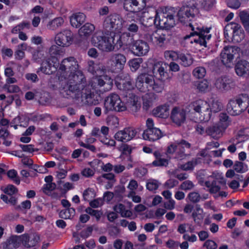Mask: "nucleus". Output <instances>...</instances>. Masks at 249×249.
Segmentation results:
<instances>
[{
    "instance_id": "a211bd4d",
    "label": "nucleus",
    "mask_w": 249,
    "mask_h": 249,
    "mask_svg": "<svg viewBox=\"0 0 249 249\" xmlns=\"http://www.w3.org/2000/svg\"><path fill=\"white\" fill-rule=\"evenodd\" d=\"M73 39V34L69 30H64L58 33L55 37L56 44L62 47L69 46Z\"/></svg>"
},
{
    "instance_id": "603ef678",
    "label": "nucleus",
    "mask_w": 249,
    "mask_h": 249,
    "mask_svg": "<svg viewBox=\"0 0 249 249\" xmlns=\"http://www.w3.org/2000/svg\"><path fill=\"white\" fill-rule=\"evenodd\" d=\"M95 196L94 190L89 188L85 190L83 194L84 200L85 201H89L90 199L94 198Z\"/></svg>"
},
{
    "instance_id": "4c0bfd02",
    "label": "nucleus",
    "mask_w": 249,
    "mask_h": 249,
    "mask_svg": "<svg viewBox=\"0 0 249 249\" xmlns=\"http://www.w3.org/2000/svg\"><path fill=\"white\" fill-rule=\"evenodd\" d=\"M239 16L244 27L249 33V9L240 11Z\"/></svg>"
},
{
    "instance_id": "0eeeda50",
    "label": "nucleus",
    "mask_w": 249,
    "mask_h": 249,
    "mask_svg": "<svg viewBox=\"0 0 249 249\" xmlns=\"http://www.w3.org/2000/svg\"><path fill=\"white\" fill-rule=\"evenodd\" d=\"M104 113L107 114L109 111L115 110L120 112L124 111L126 107L122 102L120 97L116 94H112L108 96L105 100Z\"/></svg>"
},
{
    "instance_id": "7ed1b4c3",
    "label": "nucleus",
    "mask_w": 249,
    "mask_h": 249,
    "mask_svg": "<svg viewBox=\"0 0 249 249\" xmlns=\"http://www.w3.org/2000/svg\"><path fill=\"white\" fill-rule=\"evenodd\" d=\"M189 26L192 28V32L189 35H186L184 37V40H187L192 37H195L193 38L194 43L196 46L207 47V44H209L210 40L211 38V35L209 34L210 28H204V27L194 26L191 23Z\"/></svg>"
},
{
    "instance_id": "ddd939ff",
    "label": "nucleus",
    "mask_w": 249,
    "mask_h": 249,
    "mask_svg": "<svg viewBox=\"0 0 249 249\" xmlns=\"http://www.w3.org/2000/svg\"><path fill=\"white\" fill-rule=\"evenodd\" d=\"M239 48L234 46H225L221 52L220 59L222 63L227 67L233 64L235 56L238 54Z\"/></svg>"
},
{
    "instance_id": "39448f33",
    "label": "nucleus",
    "mask_w": 249,
    "mask_h": 249,
    "mask_svg": "<svg viewBox=\"0 0 249 249\" xmlns=\"http://www.w3.org/2000/svg\"><path fill=\"white\" fill-rule=\"evenodd\" d=\"M197 0H190L187 1L179 9L178 13V19L181 22L185 23L190 21L198 14Z\"/></svg>"
},
{
    "instance_id": "dca6fc26",
    "label": "nucleus",
    "mask_w": 249,
    "mask_h": 249,
    "mask_svg": "<svg viewBox=\"0 0 249 249\" xmlns=\"http://www.w3.org/2000/svg\"><path fill=\"white\" fill-rule=\"evenodd\" d=\"M153 76L148 73H142L136 78L135 86L141 92H145L150 90L149 87L153 82Z\"/></svg>"
},
{
    "instance_id": "5fc2aeb1",
    "label": "nucleus",
    "mask_w": 249,
    "mask_h": 249,
    "mask_svg": "<svg viewBox=\"0 0 249 249\" xmlns=\"http://www.w3.org/2000/svg\"><path fill=\"white\" fill-rule=\"evenodd\" d=\"M142 61V59L141 58L133 59L130 61L129 64L132 71H136L140 68Z\"/></svg>"
},
{
    "instance_id": "8fccbe9b",
    "label": "nucleus",
    "mask_w": 249,
    "mask_h": 249,
    "mask_svg": "<svg viewBox=\"0 0 249 249\" xmlns=\"http://www.w3.org/2000/svg\"><path fill=\"white\" fill-rule=\"evenodd\" d=\"M125 80H123L120 84L122 85L123 89L125 90H129L133 89V82L130 78L129 75L126 77Z\"/></svg>"
},
{
    "instance_id": "c03bdc74",
    "label": "nucleus",
    "mask_w": 249,
    "mask_h": 249,
    "mask_svg": "<svg viewBox=\"0 0 249 249\" xmlns=\"http://www.w3.org/2000/svg\"><path fill=\"white\" fill-rule=\"evenodd\" d=\"M162 81H155L154 79H153V82L151 84H150L149 89L152 90L156 92H160L162 91L164 88V84Z\"/></svg>"
},
{
    "instance_id": "13d9d810",
    "label": "nucleus",
    "mask_w": 249,
    "mask_h": 249,
    "mask_svg": "<svg viewBox=\"0 0 249 249\" xmlns=\"http://www.w3.org/2000/svg\"><path fill=\"white\" fill-rule=\"evenodd\" d=\"M159 187L158 181L155 179H149L146 184V188L150 191L157 190Z\"/></svg>"
},
{
    "instance_id": "774afa93",
    "label": "nucleus",
    "mask_w": 249,
    "mask_h": 249,
    "mask_svg": "<svg viewBox=\"0 0 249 249\" xmlns=\"http://www.w3.org/2000/svg\"><path fill=\"white\" fill-rule=\"evenodd\" d=\"M228 6L231 8L238 9L241 5V2L239 0H227Z\"/></svg>"
},
{
    "instance_id": "1a4fd4ad",
    "label": "nucleus",
    "mask_w": 249,
    "mask_h": 249,
    "mask_svg": "<svg viewBox=\"0 0 249 249\" xmlns=\"http://www.w3.org/2000/svg\"><path fill=\"white\" fill-rule=\"evenodd\" d=\"M85 87L82 85H76L71 80H68L64 86L61 93L67 98L78 99L80 98L83 89Z\"/></svg>"
},
{
    "instance_id": "4d7b16f0",
    "label": "nucleus",
    "mask_w": 249,
    "mask_h": 249,
    "mask_svg": "<svg viewBox=\"0 0 249 249\" xmlns=\"http://www.w3.org/2000/svg\"><path fill=\"white\" fill-rule=\"evenodd\" d=\"M17 174V172L15 170H10L7 173L8 177L16 184L18 185L20 184V180Z\"/></svg>"
},
{
    "instance_id": "e2e57ef3",
    "label": "nucleus",
    "mask_w": 249,
    "mask_h": 249,
    "mask_svg": "<svg viewBox=\"0 0 249 249\" xmlns=\"http://www.w3.org/2000/svg\"><path fill=\"white\" fill-rule=\"evenodd\" d=\"M43 56L40 47H37V49L33 52V59L36 62H39Z\"/></svg>"
},
{
    "instance_id": "052dcab7",
    "label": "nucleus",
    "mask_w": 249,
    "mask_h": 249,
    "mask_svg": "<svg viewBox=\"0 0 249 249\" xmlns=\"http://www.w3.org/2000/svg\"><path fill=\"white\" fill-rule=\"evenodd\" d=\"M189 200L193 203H197L201 198V196L197 192H194L190 193L188 196Z\"/></svg>"
},
{
    "instance_id": "c9c22d12",
    "label": "nucleus",
    "mask_w": 249,
    "mask_h": 249,
    "mask_svg": "<svg viewBox=\"0 0 249 249\" xmlns=\"http://www.w3.org/2000/svg\"><path fill=\"white\" fill-rule=\"evenodd\" d=\"M180 64L184 67L191 66L193 62L192 56L189 53H179L178 60Z\"/></svg>"
},
{
    "instance_id": "79ce46f5",
    "label": "nucleus",
    "mask_w": 249,
    "mask_h": 249,
    "mask_svg": "<svg viewBox=\"0 0 249 249\" xmlns=\"http://www.w3.org/2000/svg\"><path fill=\"white\" fill-rule=\"evenodd\" d=\"M154 17H149L146 18V20H144L143 25L145 26L150 27L154 24L157 27H159L158 24V10H155Z\"/></svg>"
},
{
    "instance_id": "e433bc0d",
    "label": "nucleus",
    "mask_w": 249,
    "mask_h": 249,
    "mask_svg": "<svg viewBox=\"0 0 249 249\" xmlns=\"http://www.w3.org/2000/svg\"><path fill=\"white\" fill-rule=\"evenodd\" d=\"M104 34L105 33L100 31L94 33L91 39V43L93 46L99 49L100 44L102 42Z\"/></svg>"
},
{
    "instance_id": "a19ab883",
    "label": "nucleus",
    "mask_w": 249,
    "mask_h": 249,
    "mask_svg": "<svg viewBox=\"0 0 249 249\" xmlns=\"http://www.w3.org/2000/svg\"><path fill=\"white\" fill-rule=\"evenodd\" d=\"M51 68V64L49 61V59H47L42 62L41 67L39 69V70L46 74L49 75L53 73Z\"/></svg>"
},
{
    "instance_id": "f03ea898",
    "label": "nucleus",
    "mask_w": 249,
    "mask_h": 249,
    "mask_svg": "<svg viewBox=\"0 0 249 249\" xmlns=\"http://www.w3.org/2000/svg\"><path fill=\"white\" fill-rule=\"evenodd\" d=\"M124 8L128 11L123 18V27L132 34H136L139 30V19L135 11L139 4V0H123Z\"/></svg>"
},
{
    "instance_id": "a18cd8bd",
    "label": "nucleus",
    "mask_w": 249,
    "mask_h": 249,
    "mask_svg": "<svg viewBox=\"0 0 249 249\" xmlns=\"http://www.w3.org/2000/svg\"><path fill=\"white\" fill-rule=\"evenodd\" d=\"M128 107L133 112H136L141 107V104L138 101L137 98L135 96L133 98H130V100L127 103Z\"/></svg>"
},
{
    "instance_id": "473e14b6",
    "label": "nucleus",
    "mask_w": 249,
    "mask_h": 249,
    "mask_svg": "<svg viewBox=\"0 0 249 249\" xmlns=\"http://www.w3.org/2000/svg\"><path fill=\"white\" fill-rule=\"evenodd\" d=\"M235 70L238 76H243L249 72V63L245 60L239 61L235 65Z\"/></svg>"
},
{
    "instance_id": "5701e85b",
    "label": "nucleus",
    "mask_w": 249,
    "mask_h": 249,
    "mask_svg": "<svg viewBox=\"0 0 249 249\" xmlns=\"http://www.w3.org/2000/svg\"><path fill=\"white\" fill-rule=\"evenodd\" d=\"M137 133L135 129L127 127L117 132L114 138L117 141L126 142L132 139L136 136Z\"/></svg>"
},
{
    "instance_id": "864d4df0",
    "label": "nucleus",
    "mask_w": 249,
    "mask_h": 249,
    "mask_svg": "<svg viewBox=\"0 0 249 249\" xmlns=\"http://www.w3.org/2000/svg\"><path fill=\"white\" fill-rule=\"evenodd\" d=\"M179 53L173 51H166L164 52V57L167 60L176 61L178 60Z\"/></svg>"
},
{
    "instance_id": "bb28decb",
    "label": "nucleus",
    "mask_w": 249,
    "mask_h": 249,
    "mask_svg": "<svg viewBox=\"0 0 249 249\" xmlns=\"http://www.w3.org/2000/svg\"><path fill=\"white\" fill-rule=\"evenodd\" d=\"M171 118L173 122L180 125L185 120V111L178 107H174L171 112Z\"/></svg>"
},
{
    "instance_id": "37998d69",
    "label": "nucleus",
    "mask_w": 249,
    "mask_h": 249,
    "mask_svg": "<svg viewBox=\"0 0 249 249\" xmlns=\"http://www.w3.org/2000/svg\"><path fill=\"white\" fill-rule=\"evenodd\" d=\"M75 209L73 208H69L61 210L59 213V217L63 219H71L75 214Z\"/></svg>"
},
{
    "instance_id": "f704fd0d",
    "label": "nucleus",
    "mask_w": 249,
    "mask_h": 249,
    "mask_svg": "<svg viewBox=\"0 0 249 249\" xmlns=\"http://www.w3.org/2000/svg\"><path fill=\"white\" fill-rule=\"evenodd\" d=\"M95 26L90 23H86L79 30L78 33L81 37H88L94 31Z\"/></svg>"
},
{
    "instance_id": "58836bf2",
    "label": "nucleus",
    "mask_w": 249,
    "mask_h": 249,
    "mask_svg": "<svg viewBox=\"0 0 249 249\" xmlns=\"http://www.w3.org/2000/svg\"><path fill=\"white\" fill-rule=\"evenodd\" d=\"M49 53L53 57V60L57 61L55 57L57 55H62L64 53V51L61 48L55 45H52L49 50Z\"/></svg>"
},
{
    "instance_id": "ea45409f",
    "label": "nucleus",
    "mask_w": 249,
    "mask_h": 249,
    "mask_svg": "<svg viewBox=\"0 0 249 249\" xmlns=\"http://www.w3.org/2000/svg\"><path fill=\"white\" fill-rule=\"evenodd\" d=\"M63 23L64 20L62 18H56L49 22L47 27L50 30H55L61 26Z\"/></svg>"
},
{
    "instance_id": "7c9ffc66",
    "label": "nucleus",
    "mask_w": 249,
    "mask_h": 249,
    "mask_svg": "<svg viewBox=\"0 0 249 249\" xmlns=\"http://www.w3.org/2000/svg\"><path fill=\"white\" fill-rule=\"evenodd\" d=\"M88 71L92 74L98 75L104 73L106 68L102 64L89 61L88 62Z\"/></svg>"
},
{
    "instance_id": "4468645a",
    "label": "nucleus",
    "mask_w": 249,
    "mask_h": 249,
    "mask_svg": "<svg viewBox=\"0 0 249 249\" xmlns=\"http://www.w3.org/2000/svg\"><path fill=\"white\" fill-rule=\"evenodd\" d=\"M215 89L221 92H226L235 87L233 79L229 76L224 75L217 78L214 83Z\"/></svg>"
},
{
    "instance_id": "2eb2a0df",
    "label": "nucleus",
    "mask_w": 249,
    "mask_h": 249,
    "mask_svg": "<svg viewBox=\"0 0 249 249\" xmlns=\"http://www.w3.org/2000/svg\"><path fill=\"white\" fill-rule=\"evenodd\" d=\"M115 32L105 33L103 39L100 44L99 49L105 52H110L116 49Z\"/></svg>"
},
{
    "instance_id": "412c9836",
    "label": "nucleus",
    "mask_w": 249,
    "mask_h": 249,
    "mask_svg": "<svg viewBox=\"0 0 249 249\" xmlns=\"http://www.w3.org/2000/svg\"><path fill=\"white\" fill-rule=\"evenodd\" d=\"M116 48L118 50L124 45L130 46L134 43L133 34L129 32H124L121 35L115 33Z\"/></svg>"
},
{
    "instance_id": "9b49d317",
    "label": "nucleus",
    "mask_w": 249,
    "mask_h": 249,
    "mask_svg": "<svg viewBox=\"0 0 249 249\" xmlns=\"http://www.w3.org/2000/svg\"><path fill=\"white\" fill-rule=\"evenodd\" d=\"M78 64L77 61L73 57H69L64 59L59 65L58 69V72L60 73L62 77L64 78H67V76L70 74L75 71L78 69Z\"/></svg>"
},
{
    "instance_id": "338daca9",
    "label": "nucleus",
    "mask_w": 249,
    "mask_h": 249,
    "mask_svg": "<svg viewBox=\"0 0 249 249\" xmlns=\"http://www.w3.org/2000/svg\"><path fill=\"white\" fill-rule=\"evenodd\" d=\"M194 187L193 183L190 180H186L183 182L180 185V189L183 190H189L193 189Z\"/></svg>"
},
{
    "instance_id": "49530a36",
    "label": "nucleus",
    "mask_w": 249,
    "mask_h": 249,
    "mask_svg": "<svg viewBox=\"0 0 249 249\" xmlns=\"http://www.w3.org/2000/svg\"><path fill=\"white\" fill-rule=\"evenodd\" d=\"M233 168L236 172L239 173H245L248 170V169L247 164H245L244 163L239 161H236L234 162Z\"/></svg>"
},
{
    "instance_id": "6e6d98bb",
    "label": "nucleus",
    "mask_w": 249,
    "mask_h": 249,
    "mask_svg": "<svg viewBox=\"0 0 249 249\" xmlns=\"http://www.w3.org/2000/svg\"><path fill=\"white\" fill-rule=\"evenodd\" d=\"M85 212L89 214L95 216L97 221L99 220L101 216L103 214V213L101 211L93 210L91 207H88L85 210Z\"/></svg>"
},
{
    "instance_id": "f3484780",
    "label": "nucleus",
    "mask_w": 249,
    "mask_h": 249,
    "mask_svg": "<svg viewBox=\"0 0 249 249\" xmlns=\"http://www.w3.org/2000/svg\"><path fill=\"white\" fill-rule=\"evenodd\" d=\"M168 68V64L158 62L153 66V72L160 81H165L170 77Z\"/></svg>"
},
{
    "instance_id": "f257e3e1",
    "label": "nucleus",
    "mask_w": 249,
    "mask_h": 249,
    "mask_svg": "<svg viewBox=\"0 0 249 249\" xmlns=\"http://www.w3.org/2000/svg\"><path fill=\"white\" fill-rule=\"evenodd\" d=\"M222 108V103L218 101H213L211 109L209 104L207 102L198 100L188 105L186 111L191 113H198L200 121L207 122L211 118L212 110L217 112L221 110Z\"/></svg>"
},
{
    "instance_id": "6ab92c4d",
    "label": "nucleus",
    "mask_w": 249,
    "mask_h": 249,
    "mask_svg": "<svg viewBox=\"0 0 249 249\" xmlns=\"http://www.w3.org/2000/svg\"><path fill=\"white\" fill-rule=\"evenodd\" d=\"M112 85L113 79L107 75L96 77L92 80L91 87L94 89L98 87H103V89L105 91H108L112 88Z\"/></svg>"
},
{
    "instance_id": "de8ad7c7",
    "label": "nucleus",
    "mask_w": 249,
    "mask_h": 249,
    "mask_svg": "<svg viewBox=\"0 0 249 249\" xmlns=\"http://www.w3.org/2000/svg\"><path fill=\"white\" fill-rule=\"evenodd\" d=\"M228 26L230 27V30L232 31V36L235 39V37L239 35V33H241V26L238 23L231 22Z\"/></svg>"
},
{
    "instance_id": "bf43d9fd",
    "label": "nucleus",
    "mask_w": 249,
    "mask_h": 249,
    "mask_svg": "<svg viewBox=\"0 0 249 249\" xmlns=\"http://www.w3.org/2000/svg\"><path fill=\"white\" fill-rule=\"evenodd\" d=\"M198 5H200L202 8L206 10H209L214 4L213 0L207 1L206 0H197Z\"/></svg>"
},
{
    "instance_id": "6e6552de",
    "label": "nucleus",
    "mask_w": 249,
    "mask_h": 249,
    "mask_svg": "<svg viewBox=\"0 0 249 249\" xmlns=\"http://www.w3.org/2000/svg\"><path fill=\"white\" fill-rule=\"evenodd\" d=\"M123 18L117 14L110 15L106 18L103 22V28L107 33L119 31L123 28Z\"/></svg>"
},
{
    "instance_id": "3c124183",
    "label": "nucleus",
    "mask_w": 249,
    "mask_h": 249,
    "mask_svg": "<svg viewBox=\"0 0 249 249\" xmlns=\"http://www.w3.org/2000/svg\"><path fill=\"white\" fill-rule=\"evenodd\" d=\"M193 74L197 78H202L206 74L205 69L202 67H197L194 70Z\"/></svg>"
},
{
    "instance_id": "4be33fe9",
    "label": "nucleus",
    "mask_w": 249,
    "mask_h": 249,
    "mask_svg": "<svg viewBox=\"0 0 249 249\" xmlns=\"http://www.w3.org/2000/svg\"><path fill=\"white\" fill-rule=\"evenodd\" d=\"M132 52L136 55H145L149 51V47L147 42L142 40H137L131 46Z\"/></svg>"
},
{
    "instance_id": "9d476101",
    "label": "nucleus",
    "mask_w": 249,
    "mask_h": 249,
    "mask_svg": "<svg viewBox=\"0 0 249 249\" xmlns=\"http://www.w3.org/2000/svg\"><path fill=\"white\" fill-rule=\"evenodd\" d=\"M147 128L143 131L142 137L144 140L150 142H155L163 136L161 131L158 128L154 127L153 120L148 118L146 122Z\"/></svg>"
},
{
    "instance_id": "cd10ccee",
    "label": "nucleus",
    "mask_w": 249,
    "mask_h": 249,
    "mask_svg": "<svg viewBox=\"0 0 249 249\" xmlns=\"http://www.w3.org/2000/svg\"><path fill=\"white\" fill-rule=\"evenodd\" d=\"M224 130L220 124H215L208 126L205 129V133L213 139H218L222 135V131Z\"/></svg>"
},
{
    "instance_id": "2f4dec72",
    "label": "nucleus",
    "mask_w": 249,
    "mask_h": 249,
    "mask_svg": "<svg viewBox=\"0 0 249 249\" xmlns=\"http://www.w3.org/2000/svg\"><path fill=\"white\" fill-rule=\"evenodd\" d=\"M182 145H184L185 147L188 149L191 147V144L185 140L176 141L174 143H172L168 146L165 153L166 155H173L177 151L178 146Z\"/></svg>"
},
{
    "instance_id": "09e8293b",
    "label": "nucleus",
    "mask_w": 249,
    "mask_h": 249,
    "mask_svg": "<svg viewBox=\"0 0 249 249\" xmlns=\"http://www.w3.org/2000/svg\"><path fill=\"white\" fill-rule=\"evenodd\" d=\"M219 122L218 124L223 128L224 130L228 127L229 124L228 120L229 117L227 114L224 113H221L219 116Z\"/></svg>"
},
{
    "instance_id": "c85d7f7f",
    "label": "nucleus",
    "mask_w": 249,
    "mask_h": 249,
    "mask_svg": "<svg viewBox=\"0 0 249 249\" xmlns=\"http://www.w3.org/2000/svg\"><path fill=\"white\" fill-rule=\"evenodd\" d=\"M21 240L20 236L12 235L3 244L4 249H16L19 247Z\"/></svg>"
},
{
    "instance_id": "423d86ee",
    "label": "nucleus",
    "mask_w": 249,
    "mask_h": 249,
    "mask_svg": "<svg viewBox=\"0 0 249 249\" xmlns=\"http://www.w3.org/2000/svg\"><path fill=\"white\" fill-rule=\"evenodd\" d=\"M175 11L174 8H165L163 10H158V24L160 29L169 30L176 25L174 18Z\"/></svg>"
},
{
    "instance_id": "a878e982",
    "label": "nucleus",
    "mask_w": 249,
    "mask_h": 249,
    "mask_svg": "<svg viewBox=\"0 0 249 249\" xmlns=\"http://www.w3.org/2000/svg\"><path fill=\"white\" fill-rule=\"evenodd\" d=\"M67 78L68 80H71V82H74L76 85H82L85 88L89 86L87 85L86 78L82 72L78 69L71 74H69Z\"/></svg>"
},
{
    "instance_id": "b1692460",
    "label": "nucleus",
    "mask_w": 249,
    "mask_h": 249,
    "mask_svg": "<svg viewBox=\"0 0 249 249\" xmlns=\"http://www.w3.org/2000/svg\"><path fill=\"white\" fill-rule=\"evenodd\" d=\"M144 37L148 41L160 47L163 45L166 40L165 35L158 31L146 33L144 35Z\"/></svg>"
},
{
    "instance_id": "69168bd1",
    "label": "nucleus",
    "mask_w": 249,
    "mask_h": 249,
    "mask_svg": "<svg viewBox=\"0 0 249 249\" xmlns=\"http://www.w3.org/2000/svg\"><path fill=\"white\" fill-rule=\"evenodd\" d=\"M152 164L155 166H167L168 164V160L161 158L153 161Z\"/></svg>"
},
{
    "instance_id": "20e7f679",
    "label": "nucleus",
    "mask_w": 249,
    "mask_h": 249,
    "mask_svg": "<svg viewBox=\"0 0 249 249\" xmlns=\"http://www.w3.org/2000/svg\"><path fill=\"white\" fill-rule=\"evenodd\" d=\"M249 103L248 95L240 94L229 101L227 106V110L231 115H238L246 109Z\"/></svg>"
},
{
    "instance_id": "72a5a7b5",
    "label": "nucleus",
    "mask_w": 249,
    "mask_h": 249,
    "mask_svg": "<svg viewBox=\"0 0 249 249\" xmlns=\"http://www.w3.org/2000/svg\"><path fill=\"white\" fill-rule=\"evenodd\" d=\"M153 114L157 117L166 118L169 115V106L166 105L159 106L153 110Z\"/></svg>"
},
{
    "instance_id": "c756f323",
    "label": "nucleus",
    "mask_w": 249,
    "mask_h": 249,
    "mask_svg": "<svg viewBox=\"0 0 249 249\" xmlns=\"http://www.w3.org/2000/svg\"><path fill=\"white\" fill-rule=\"evenodd\" d=\"M86 15L83 13L73 14L70 17L71 25L76 28H79L85 21Z\"/></svg>"
},
{
    "instance_id": "680f3d73",
    "label": "nucleus",
    "mask_w": 249,
    "mask_h": 249,
    "mask_svg": "<svg viewBox=\"0 0 249 249\" xmlns=\"http://www.w3.org/2000/svg\"><path fill=\"white\" fill-rule=\"evenodd\" d=\"M197 88L201 91H206L209 88V82L206 80L199 81L197 84Z\"/></svg>"
},
{
    "instance_id": "aec40b11",
    "label": "nucleus",
    "mask_w": 249,
    "mask_h": 249,
    "mask_svg": "<svg viewBox=\"0 0 249 249\" xmlns=\"http://www.w3.org/2000/svg\"><path fill=\"white\" fill-rule=\"evenodd\" d=\"M81 102L84 105L95 106L99 104L97 97L91 91L90 86L86 87L82 91L80 96Z\"/></svg>"
},
{
    "instance_id": "393cba45",
    "label": "nucleus",
    "mask_w": 249,
    "mask_h": 249,
    "mask_svg": "<svg viewBox=\"0 0 249 249\" xmlns=\"http://www.w3.org/2000/svg\"><path fill=\"white\" fill-rule=\"evenodd\" d=\"M21 243L27 248L36 246L40 240V237L36 233L24 234L20 236Z\"/></svg>"
},
{
    "instance_id": "f8f14e48",
    "label": "nucleus",
    "mask_w": 249,
    "mask_h": 249,
    "mask_svg": "<svg viewBox=\"0 0 249 249\" xmlns=\"http://www.w3.org/2000/svg\"><path fill=\"white\" fill-rule=\"evenodd\" d=\"M126 62L124 55L120 53L112 54L107 61V65L111 71L119 72L122 71Z\"/></svg>"
},
{
    "instance_id": "0e129e2a",
    "label": "nucleus",
    "mask_w": 249,
    "mask_h": 249,
    "mask_svg": "<svg viewBox=\"0 0 249 249\" xmlns=\"http://www.w3.org/2000/svg\"><path fill=\"white\" fill-rule=\"evenodd\" d=\"M3 192L9 196H12L18 192V189L13 185H8L4 188Z\"/></svg>"
}]
</instances>
